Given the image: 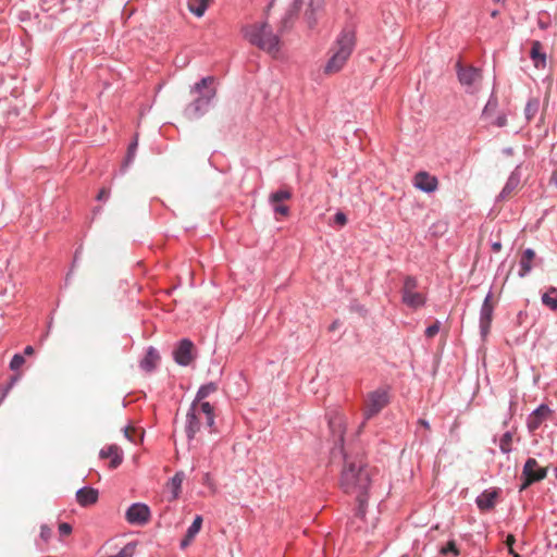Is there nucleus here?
<instances>
[{
	"label": "nucleus",
	"instance_id": "f257e3e1",
	"mask_svg": "<svg viewBox=\"0 0 557 557\" xmlns=\"http://www.w3.org/2000/svg\"><path fill=\"white\" fill-rule=\"evenodd\" d=\"M329 428L334 442L332 454L336 450L344 457V468L341 475L342 490L356 496V516L363 519L366 516L371 474L367 465L361 458L351 459L344 451V434L346 431V419L337 411L327 414Z\"/></svg>",
	"mask_w": 557,
	"mask_h": 557
},
{
	"label": "nucleus",
	"instance_id": "f03ea898",
	"mask_svg": "<svg viewBox=\"0 0 557 557\" xmlns=\"http://www.w3.org/2000/svg\"><path fill=\"white\" fill-rule=\"evenodd\" d=\"M212 84L213 77L207 76L191 87L190 94L195 96V99L184 109L186 119L190 121L198 120L209 111L216 95Z\"/></svg>",
	"mask_w": 557,
	"mask_h": 557
},
{
	"label": "nucleus",
	"instance_id": "7ed1b4c3",
	"mask_svg": "<svg viewBox=\"0 0 557 557\" xmlns=\"http://www.w3.org/2000/svg\"><path fill=\"white\" fill-rule=\"evenodd\" d=\"M214 418L213 407L210 403H203L201 405L191 403L186 413L185 432L187 438L189 441L195 438L202 425L207 426L210 433L215 432Z\"/></svg>",
	"mask_w": 557,
	"mask_h": 557
},
{
	"label": "nucleus",
	"instance_id": "20e7f679",
	"mask_svg": "<svg viewBox=\"0 0 557 557\" xmlns=\"http://www.w3.org/2000/svg\"><path fill=\"white\" fill-rule=\"evenodd\" d=\"M244 35L250 44L271 54L280 50V34L273 33L268 21L246 26Z\"/></svg>",
	"mask_w": 557,
	"mask_h": 557
},
{
	"label": "nucleus",
	"instance_id": "39448f33",
	"mask_svg": "<svg viewBox=\"0 0 557 557\" xmlns=\"http://www.w3.org/2000/svg\"><path fill=\"white\" fill-rule=\"evenodd\" d=\"M355 47V33L344 29L337 37L331 49V57L326 62L324 72L333 74L342 70Z\"/></svg>",
	"mask_w": 557,
	"mask_h": 557
},
{
	"label": "nucleus",
	"instance_id": "423d86ee",
	"mask_svg": "<svg viewBox=\"0 0 557 557\" xmlns=\"http://www.w3.org/2000/svg\"><path fill=\"white\" fill-rule=\"evenodd\" d=\"M389 401L388 393L385 388H377L367 395L363 420L358 428V433L364 428L368 420L376 416Z\"/></svg>",
	"mask_w": 557,
	"mask_h": 557
},
{
	"label": "nucleus",
	"instance_id": "0eeeda50",
	"mask_svg": "<svg viewBox=\"0 0 557 557\" xmlns=\"http://www.w3.org/2000/svg\"><path fill=\"white\" fill-rule=\"evenodd\" d=\"M418 281L413 276H406L401 288L403 302L411 308L418 309L424 306L425 296L417 290Z\"/></svg>",
	"mask_w": 557,
	"mask_h": 557
},
{
	"label": "nucleus",
	"instance_id": "6e6552de",
	"mask_svg": "<svg viewBox=\"0 0 557 557\" xmlns=\"http://www.w3.org/2000/svg\"><path fill=\"white\" fill-rule=\"evenodd\" d=\"M457 75L460 84L466 88L467 92L474 94L479 90L482 79L481 71L473 66H462L457 64Z\"/></svg>",
	"mask_w": 557,
	"mask_h": 557
},
{
	"label": "nucleus",
	"instance_id": "1a4fd4ad",
	"mask_svg": "<svg viewBox=\"0 0 557 557\" xmlns=\"http://www.w3.org/2000/svg\"><path fill=\"white\" fill-rule=\"evenodd\" d=\"M547 475V469L541 468L539 462L534 458L527 459L523 470H522V479L523 483L521 484V491L533 484L534 482H539L545 479Z\"/></svg>",
	"mask_w": 557,
	"mask_h": 557
},
{
	"label": "nucleus",
	"instance_id": "9d476101",
	"mask_svg": "<svg viewBox=\"0 0 557 557\" xmlns=\"http://www.w3.org/2000/svg\"><path fill=\"white\" fill-rule=\"evenodd\" d=\"M326 0H309L304 12V21L308 28L314 29L325 12Z\"/></svg>",
	"mask_w": 557,
	"mask_h": 557
},
{
	"label": "nucleus",
	"instance_id": "9b49d317",
	"mask_svg": "<svg viewBox=\"0 0 557 557\" xmlns=\"http://www.w3.org/2000/svg\"><path fill=\"white\" fill-rule=\"evenodd\" d=\"M493 293L490 290L485 296L483 304L480 309V333L482 338H485L490 333L493 313H494V305L492 304Z\"/></svg>",
	"mask_w": 557,
	"mask_h": 557
},
{
	"label": "nucleus",
	"instance_id": "f8f14e48",
	"mask_svg": "<svg viewBox=\"0 0 557 557\" xmlns=\"http://www.w3.org/2000/svg\"><path fill=\"white\" fill-rule=\"evenodd\" d=\"M173 358L178 366H189L195 359L193 342L188 338L181 339L173 349Z\"/></svg>",
	"mask_w": 557,
	"mask_h": 557
},
{
	"label": "nucleus",
	"instance_id": "ddd939ff",
	"mask_svg": "<svg viewBox=\"0 0 557 557\" xmlns=\"http://www.w3.org/2000/svg\"><path fill=\"white\" fill-rule=\"evenodd\" d=\"M150 516L149 507L143 503H135L131 505L125 512L126 521L133 525L146 524L149 521Z\"/></svg>",
	"mask_w": 557,
	"mask_h": 557
},
{
	"label": "nucleus",
	"instance_id": "4468645a",
	"mask_svg": "<svg viewBox=\"0 0 557 557\" xmlns=\"http://www.w3.org/2000/svg\"><path fill=\"white\" fill-rule=\"evenodd\" d=\"M552 416L550 408L542 404L535 410H533L527 419V428L529 432H535L544 421H546Z\"/></svg>",
	"mask_w": 557,
	"mask_h": 557
},
{
	"label": "nucleus",
	"instance_id": "2eb2a0df",
	"mask_svg": "<svg viewBox=\"0 0 557 557\" xmlns=\"http://www.w3.org/2000/svg\"><path fill=\"white\" fill-rule=\"evenodd\" d=\"M302 5V0H294L293 5L290 9H288L283 16L281 17L278 24H277V33L281 35H284L285 33L289 32L296 21L297 12Z\"/></svg>",
	"mask_w": 557,
	"mask_h": 557
},
{
	"label": "nucleus",
	"instance_id": "dca6fc26",
	"mask_svg": "<svg viewBox=\"0 0 557 557\" xmlns=\"http://www.w3.org/2000/svg\"><path fill=\"white\" fill-rule=\"evenodd\" d=\"M437 178L428 172H418L413 177V186L426 194H431L437 189Z\"/></svg>",
	"mask_w": 557,
	"mask_h": 557
},
{
	"label": "nucleus",
	"instance_id": "f3484780",
	"mask_svg": "<svg viewBox=\"0 0 557 557\" xmlns=\"http://www.w3.org/2000/svg\"><path fill=\"white\" fill-rule=\"evenodd\" d=\"M98 491L89 486L82 487L76 492V500L83 507L95 504L98 500Z\"/></svg>",
	"mask_w": 557,
	"mask_h": 557
},
{
	"label": "nucleus",
	"instance_id": "a211bd4d",
	"mask_svg": "<svg viewBox=\"0 0 557 557\" xmlns=\"http://www.w3.org/2000/svg\"><path fill=\"white\" fill-rule=\"evenodd\" d=\"M520 181H521L520 165H517L516 169L509 175V177L498 197L500 199H506L519 186Z\"/></svg>",
	"mask_w": 557,
	"mask_h": 557
},
{
	"label": "nucleus",
	"instance_id": "6ab92c4d",
	"mask_svg": "<svg viewBox=\"0 0 557 557\" xmlns=\"http://www.w3.org/2000/svg\"><path fill=\"white\" fill-rule=\"evenodd\" d=\"M497 496L496 490H486L476 497L475 503L481 510H490L495 506Z\"/></svg>",
	"mask_w": 557,
	"mask_h": 557
},
{
	"label": "nucleus",
	"instance_id": "aec40b11",
	"mask_svg": "<svg viewBox=\"0 0 557 557\" xmlns=\"http://www.w3.org/2000/svg\"><path fill=\"white\" fill-rule=\"evenodd\" d=\"M160 360V355L158 350L153 347H149L147 349L146 356L140 361V368L147 372H151L156 369L158 362Z\"/></svg>",
	"mask_w": 557,
	"mask_h": 557
},
{
	"label": "nucleus",
	"instance_id": "412c9836",
	"mask_svg": "<svg viewBox=\"0 0 557 557\" xmlns=\"http://www.w3.org/2000/svg\"><path fill=\"white\" fill-rule=\"evenodd\" d=\"M530 57L533 61V64L536 69H545L546 67V53L542 52V45L540 41H533Z\"/></svg>",
	"mask_w": 557,
	"mask_h": 557
},
{
	"label": "nucleus",
	"instance_id": "4be33fe9",
	"mask_svg": "<svg viewBox=\"0 0 557 557\" xmlns=\"http://www.w3.org/2000/svg\"><path fill=\"white\" fill-rule=\"evenodd\" d=\"M101 458H111V467L116 468L122 462V455L120 448L116 445H111L100 450Z\"/></svg>",
	"mask_w": 557,
	"mask_h": 557
},
{
	"label": "nucleus",
	"instance_id": "5701e85b",
	"mask_svg": "<svg viewBox=\"0 0 557 557\" xmlns=\"http://www.w3.org/2000/svg\"><path fill=\"white\" fill-rule=\"evenodd\" d=\"M218 389V386L215 383L213 382H210L208 384H205V385H201L196 394V397L194 399V404H197V405H201L203 404L205 399L211 395L212 393H214L215 391Z\"/></svg>",
	"mask_w": 557,
	"mask_h": 557
},
{
	"label": "nucleus",
	"instance_id": "b1692460",
	"mask_svg": "<svg viewBox=\"0 0 557 557\" xmlns=\"http://www.w3.org/2000/svg\"><path fill=\"white\" fill-rule=\"evenodd\" d=\"M209 0H188V9L197 17H201L208 9Z\"/></svg>",
	"mask_w": 557,
	"mask_h": 557
},
{
	"label": "nucleus",
	"instance_id": "393cba45",
	"mask_svg": "<svg viewBox=\"0 0 557 557\" xmlns=\"http://www.w3.org/2000/svg\"><path fill=\"white\" fill-rule=\"evenodd\" d=\"M542 302L552 310L557 309V287H549L542 295Z\"/></svg>",
	"mask_w": 557,
	"mask_h": 557
},
{
	"label": "nucleus",
	"instance_id": "a878e982",
	"mask_svg": "<svg viewBox=\"0 0 557 557\" xmlns=\"http://www.w3.org/2000/svg\"><path fill=\"white\" fill-rule=\"evenodd\" d=\"M184 480V474L182 472H177L170 481L169 486L172 490V498L175 499L178 497L182 483Z\"/></svg>",
	"mask_w": 557,
	"mask_h": 557
},
{
	"label": "nucleus",
	"instance_id": "bb28decb",
	"mask_svg": "<svg viewBox=\"0 0 557 557\" xmlns=\"http://www.w3.org/2000/svg\"><path fill=\"white\" fill-rule=\"evenodd\" d=\"M511 443H512V433L510 431H507L503 434V436L499 440V449L503 454L508 455L511 453Z\"/></svg>",
	"mask_w": 557,
	"mask_h": 557
},
{
	"label": "nucleus",
	"instance_id": "cd10ccee",
	"mask_svg": "<svg viewBox=\"0 0 557 557\" xmlns=\"http://www.w3.org/2000/svg\"><path fill=\"white\" fill-rule=\"evenodd\" d=\"M290 197H292V193L289 190H287V189H280V190H276V191L272 193L269 196V202L270 203L283 202L284 200L290 199Z\"/></svg>",
	"mask_w": 557,
	"mask_h": 557
},
{
	"label": "nucleus",
	"instance_id": "c85d7f7f",
	"mask_svg": "<svg viewBox=\"0 0 557 557\" xmlns=\"http://www.w3.org/2000/svg\"><path fill=\"white\" fill-rule=\"evenodd\" d=\"M202 525V517L196 516L193 523L187 529L186 534L189 539H195V536L199 533Z\"/></svg>",
	"mask_w": 557,
	"mask_h": 557
},
{
	"label": "nucleus",
	"instance_id": "c756f323",
	"mask_svg": "<svg viewBox=\"0 0 557 557\" xmlns=\"http://www.w3.org/2000/svg\"><path fill=\"white\" fill-rule=\"evenodd\" d=\"M519 267H520V270H519V276L520 277H524L527 276L531 270H532V261L530 260H527L525 258H523L521 256V259H520V262H519Z\"/></svg>",
	"mask_w": 557,
	"mask_h": 557
},
{
	"label": "nucleus",
	"instance_id": "7c9ffc66",
	"mask_svg": "<svg viewBox=\"0 0 557 557\" xmlns=\"http://www.w3.org/2000/svg\"><path fill=\"white\" fill-rule=\"evenodd\" d=\"M539 110V101L530 100L525 106V116L528 120H531Z\"/></svg>",
	"mask_w": 557,
	"mask_h": 557
},
{
	"label": "nucleus",
	"instance_id": "2f4dec72",
	"mask_svg": "<svg viewBox=\"0 0 557 557\" xmlns=\"http://www.w3.org/2000/svg\"><path fill=\"white\" fill-rule=\"evenodd\" d=\"M25 362V359L22 355L15 354L10 361V369L15 371L18 370Z\"/></svg>",
	"mask_w": 557,
	"mask_h": 557
},
{
	"label": "nucleus",
	"instance_id": "473e14b6",
	"mask_svg": "<svg viewBox=\"0 0 557 557\" xmlns=\"http://www.w3.org/2000/svg\"><path fill=\"white\" fill-rule=\"evenodd\" d=\"M136 148H137V140L133 141L128 146L127 157H126V161H125L124 168H127L128 164L133 162V160L135 158V153H136Z\"/></svg>",
	"mask_w": 557,
	"mask_h": 557
},
{
	"label": "nucleus",
	"instance_id": "72a5a7b5",
	"mask_svg": "<svg viewBox=\"0 0 557 557\" xmlns=\"http://www.w3.org/2000/svg\"><path fill=\"white\" fill-rule=\"evenodd\" d=\"M270 205L272 206V209L275 214L287 215L289 212V208L287 206L283 205L282 202H274V203H270Z\"/></svg>",
	"mask_w": 557,
	"mask_h": 557
},
{
	"label": "nucleus",
	"instance_id": "f704fd0d",
	"mask_svg": "<svg viewBox=\"0 0 557 557\" xmlns=\"http://www.w3.org/2000/svg\"><path fill=\"white\" fill-rule=\"evenodd\" d=\"M441 554L443 555H447L448 553H453L454 555H458L459 554V550L455 544L454 541H449L446 546L442 547L441 550H440Z\"/></svg>",
	"mask_w": 557,
	"mask_h": 557
},
{
	"label": "nucleus",
	"instance_id": "c9c22d12",
	"mask_svg": "<svg viewBox=\"0 0 557 557\" xmlns=\"http://www.w3.org/2000/svg\"><path fill=\"white\" fill-rule=\"evenodd\" d=\"M51 534H52V530H51V528H49L47 524H42V525L40 527V534H39V536H40V539H41L45 543H47V542L50 540Z\"/></svg>",
	"mask_w": 557,
	"mask_h": 557
},
{
	"label": "nucleus",
	"instance_id": "e433bc0d",
	"mask_svg": "<svg viewBox=\"0 0 557 557\" xmlns=\"http://www.w3.org/2000/svg\"><path fill=\"white\" fill-rule=\"evenodd\" d=\"M440 331V323H433L432 325L428 326L425 330V336L431 338L434 337Z\"/></svg>",
	"mask_w": 557,
	"mask_h": 557
},
{
	"label": "nucleus",
	"instance_id": "4c0bfd02",
	"mask_svg": "<svg viewBox=\"0 0 557 557\" xmlns=\"http://www.w3.org/2000/svg\"><path fill=\"white\" fill-rule=\"evenodd\" d=\"M496 107H497V102H496V100L490 99V100H488V102L486 103V106H485V107H484V109H483V113H482V114H483V116H484V117H487V116H488V114H490V112H491V111H493V110H495V109H496Z\"/></svg>",
	"mask_w": 557,
	"mask_h": 557
},
{
	"label": "nucleus",
	"instance_id": "58836bf2",
	"mask_svg": "<svg viewBox=\"0 0 557 557\" xmlns=\"http://www.w3.org/2000/svg\"><path fill=\"white\" fill-rule=\"evenodd\" d=\"M347 222V216L344 212L342 211H338L335 215H334V223L338 226H344Z\"/></svg>",
	"mask_w": 557,
	"mask_h": 557
},
{
	"label": "nucleus",
	"instance_id": "ea45409f",
	"mask_svg": "<svg viewBox=\"0 0 557 557\" xmlns=\"http://www.w3.org/2000/svg\"><path fill=\"white\" fill-rule=\"evenodd\" d=\"M59 532L61 535H67L72 532V527L69 523H61L59 525Z\"/></svg>",
	"mask_w": 557,
	"mask_h": 557
},
{
	"label": "nucleus",
	"instance_id": "a19ab883",
	"mask_svg": "<svg viewBox=\"0 0 557 557\" xmlns=\"http://www.w3.org/2000/svg\"><path fill=\"white\" fill-rule=\"evenodd\" d=\"M493 124L498 127H504L507 124V119L504 114L498 115L496 120L493 122Z\"/></svg>",
	"mask_w": 557,
	"mask_h": 557
},
{
	"label": "nucleus",
	"instance_id": "79ce46f5",
	"mask_svg": "<svg viewBox=\"0 0 557 557\" xmlns=\"http://www.w3.org/2000/svg\"><path fill=\"white\" fill-rule=\"evenodd\" d=\"M522 257L525 258L527 260H530L532 261L535 257V251L531 248H527L523 253H522Z\"/></svg>",
	"mask_w": 557,
	"mask_h": 557
},
{
	"label": "nucleus",
	"instance_id": "37998d69",
	"mask_svg": "<svg viewBox=\"0 0 557 557\" xmlns=\"http://www.w3.org/2000/svg\"><path fill=\"white\" fill-rule=\"evenodd\" d=\"M194 539H189L187 534H185V537L181 541L180 543V547L182 549H185L186 547H188L190 545V543L193 542Z\"/></svg>",
	"mask_w": 557,
	"mask_h": 557
},
{
	"label": "nucleus",
	"instance_id": "c03bdc74",
	"mask_svg": "<svg viewBox=\"0 0 557 557\" xmlns=\"http://www.w3.org/2000/svg\"><path fill=\"white\" fill-rule=\"evenodd\" d=\"M108 197H109V191H107L106 189H101L97 196V199L106 200V199H108Z\"/></svg>",
	"mask_w": 557,
	"mask_h": 557
},
{
	"label": "nucleus",
	"instance_id": "a18cd8bd",
	"mask_svg": "<svg viewBox=\"0 0 557 557\" xmlns=\"http://www.w3.org/2000/svg\"><path fill=\"white\" fill-rule=\"evenodd\" d=\"M125 436L133 443H136V438L131 434V428L126 426L124 429Z\"/></svg>",
	"mask_w": 557,
	"mask_h": 557
},
{
	"label": "nucleus",
	"instance_id": "49530a36",
	"mask_svg": "<svg viewBox=\"0 0 557 557\" xmlns=\"http://www.w3.org/2000/svg\"><path fill=\"white\" fill-rule=\"evenodd\" d=\"M549 183L552 185L557 186V169L552 173V176L549 178Z\"/></svg>",
	"mask_w": 557,
	"mask_h": 557
},
{
	"label": "nucleus",
	"instance_id": "de8ad7c7",
	"mask_svg": "<svg viewBox=\"0 0 557 557\" xmlns=\"http://www.w3.org/2000/svg\"><path fill=\"white\" fill-rule=\"evenodd\" d=\"M418 423H419V425L423 426L424 429H430V423L425 419H419Z\"/></svg>",
	"mask_w": 557,
	"mask_h": 557
},
{
	"label": "nucleus",
	"instance_id": "09e8293b",
	"mask_svg": "<svg viewBox=\"0 0 557 557\" xmlns=\"http://www.w3.org/2000/svg\"><path fill=\"white\" fill-rule=\"evenodd\" d=\"M513 543H515V537H513V535H508V536H507V540H506V545L508 546V548H509V547H512Z\"/></svg>",
	"mask_w": 557,
	"mask_h": 557
},
{
	"label": "nucleus",
	"instance_id": "8fccbe9b",
	"mask_svg": "<svg viewBox=\"0 0 557 557\" xmlns=\"http://www.w3.org/2000/svg\"><path fill=\"white\" fill-rule=\"evenodd\" d=\"M33 354H34V348H33L32 346H26V347L24 348V355H26V356H30V355H33Z\"/></svg>",
	"mask_w": 557,
	"mask_h": 557
},
{
	"label": "nucleus",
	"instance_id": "3c124183",
	"mask_svg": "<svg viewBox=\"0 0 557 557\" xmlns=\"http://www.w3.org/2000/svg\"><path fill=\"white\" fill-rule=\"evenodd\" d=\"M492 249L494 251H499L502 249V244L499 242H495L492 244Z\"/></svg>",
	"mask_w": 557,
	"mask_h": 557
},
{
	"label": "nucleus",
	"instance_id": "603ef678",
	"mask_svg": "<svg viewBox=\"0 0 557 557\" xmlns=\"http://www.w3.org/2000/svg\"><path fill=\"white\" fill-rule=\"evenodd\" d=\"M338 326V321H334L331 325H330V330L331 331H334L336 330V327Z\"/></svg>",
	"mask_w": 557,
	"mask_h": 557
},
{
	"label": "nucleus",
	"instance_id": "864d4df0",
	"mask_svg": "<svg viewBox=\"0 0 557 557\" xmlns=\"http://www.w3.org/2000/svg\"><path fill=\"white\" fill-rule=\"evenodd\" d=\"M0 389L8 395L9 391L11 389V385H7L5 387H0Z\"/></svg>",
	"mask_w": 557,
	"mask_h": 557
},
{
	"label": "nucleus",
	"instance_id": "5fc2aeb1",
	"mask_svg": "<svg viewBox=\"0 0 557 557\" xmlns=\"http://www.w3.org/2000/svg\"><path fill=\"white\" fill-rule=\"evenodd\" d=\"M509 550V554H511L513 557H520L515 550H513V547H509L508 548Z\"/></svg>",
	"mask_w": 557,
	"mask_h": 557
},
{
	"label": "nucleus",
	"instance_id": "6e6d98bb",
	"mask_svg": "<svg viewBox=\"0 0 557 557\" xmlns=\"http://www.w3.org/2000/svg\"><path fill=\"white\" fill-rule=\"evenodd\" d=\"M16 381H17V377H12L8 385H11V388H12Z\"/></svg>",
	"mask_w": 557,
	"mask_h": 557
},
{
	"label": "nucleus",
	"instance_id": "4d7b16f0",
	"mask_svg": "<svg viewBox=\"0 0 557 557\" xmlns=\"http://www.w3.org/2000/svg\"><path fill=\"white\" fill-rule=\"evenodd\" d=\"M503 151L506 154H511L512 153V148H505Z\"/></svg>",
	"mask_w": 557,
	"mask_h": 557
},
{
	"label": "nucleus",
	"instance_id": "13d9d810",
	"mask_svg": "<svg viewBox=\"0 0 557 557\" xmlns=\"http://www.w3.org/2000/svg\"><path fill=\"white\" fill-rule=\"evenodd\" d=\"M5 393H3L1 389H0V404L3 401V399L5 398Z\"/></svg>",
	"mask_w": 557,
	"mask_h": 557
},
{
	"label": "nucleus",
	"instance_id": "bf43d9fd",
	"mask_svg": "<svg viewBox=\"0 0 557 557\" xmlns=\"http://www.w3.org/2000/svg\"><path fill=\"white\" fill-rule=\"evenodd\" d=\"M498 13L499 12L497 10H494V11L491 12V16L492 17H496L498 15Z\"/></svg>",
	"mask_w": 557,
	"mask_h": 557
},
{
	"label": "nucleus",
	"instance_id": "052dcab7",
	"mask_svg": "<svg viewBox=\"0 0 557 557\" xmlns=\"http://www.w3.org/2000/svg\"><path fill=\"white\" fill-rule=\"evenodd\" d=\"M273 5V1H271L268 7H267V10H265V13L268 14V12L270 11L271 7Z\"/></svg>",
	"mask_w": 557,
	"mask_h": 557
},
{
	"label": "nucleus",
	"instance_id": "680f3d73",
	"mask_svg": "<svg viewBox=\"0 0 557 557\" xmlns=\"http://www.w3.org/2000/svg\"><path fill=\"white\" fill-rule=\"evenodd\" d=\"M494 2H504L505 0H493Z\"/></svg>",
	"mask_w": 557,
	"mask_h": 557
},
{
	"label": "nucleus",
	"instance_id": "e2e57ef3",
	"mask_svg": "<svg viewBox=\"0 0 557 557\" xmlns=\"http://www.w3.org/2000/svg\"><path fill=\"white\" fill-rule=\"evenodd\" d=\"M400 557H408L407 555H401Z\"/></svg>",
	"mask_w": 557,
	"mask_h": 557
}]
</instances>
